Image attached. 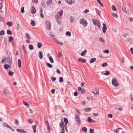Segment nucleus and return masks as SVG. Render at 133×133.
<instances>
[{
  "mask_svg": "<svg viewBox=\"0 0 133 133\" xmlns=\"http://www.w3.org/2000/svg\"><path fill=\"white\" fill-rule=\"evenodd\" d=\"M92 21L93 22L94 24L95 25H97L99 28H100L101 27V23L99 20L96 19H93Z\"/></svg>",
  "mask_w": 133,
  "mask_h": 133,
  "instance_id": "2",
  "label": "nucleus"
},
{
  "mask_svg": "<svg viewBox=\"0 0 133 133\" xmlns=\"http://www.w3.org/2000/svg\"><path fill=\"white\" fill-rule=\"evenodd\" d=\"M96 59L95 58H92L91 60L90 61V63H93L94 62L96 61Z\"/></svg>",
  "mask_w": 133,
  "mask_h": 133,
  "instance_id": "23",
  "label": "nucleus"
},
{
  "mask_svg": "<svg viewBox=\"0 0 133 133\" xmlns=\"http://www.w3.org/2000/svg\"><path fill=\"white\" fill-rule=\"evenodd\" d=\"M3 125L4 127H6L10 129L12 131H14V129H13L10 126H9L8 124H6V123H3Z\"/></svg>",
  "mask_w": 133,
  "mask_h": 133,
  "instance_id": "7",
  "label": "nucleus"
},
{
  "mask_svg": "<svg viewBox=\"0 0 133 133\" xmlns=\"http://www.w3.org/2000/svg\"><path fill=\"white\" fill-rule=\"evenodd\" d=\"M112 85L115 87H117L119 85V84L115 78H113L112 79Z\"/></svg>",
  "mask_w": 133,
  "mask_h": 133,
  "instance_id": "3",
  "label": "nucleus"
},
{
  "mask_svg": "<svg viewBox=\"0 0 133 133\" xmlns=\"http://www.w3.org/2000/svg\"><path fill=\"white\" fill-rule=\"evenodd\" d=\"M89 132L90 133H93L94 132V130L93 129L90 128Z\"/></svg>",
  "mask_w": 133,
  "mask_h": 133,
  "instance_id": "53",
  "label": "nucleus"
},
{
  "mask_svg": "<svg viewBox=\"0 0 133 133\" xmlns=\"http://www.w3.org/2000/svg\"><path fill=\"white\" fill-rule=\"evenodd\" d=\"M112 15L113 16L116 18H117L118 17V15L115 13H112Z\"/></svg>",
  "mask_w": 133,
  "mask_h": 133,
  "instance_id": "47",
  "label": "nucleus"
},
{
  "mask_svg": "<svg viewBox=\"0 0 133 133\" xmlns=\"http://www.w3.org/2000/svg\"><path fill=\"white\" fill-rule=\"evenodd\" d=\"M95 10L97 14L99 16H100V11L98 10V9L97 8H96L95 9Z\"/></svg>",
  "mask_w": 133,
  "mask_h": 133,
  "instance_id": "30",
  "label": "nucleus"
},
{
  "mask_svg": "<svg viewBox=\"0 0 133 133\" xmlns=\"http://www.w3.org/2000/svg\"><path fill=\"white\" fill-rule=\"evenodd\" d=\"M41 4H42V6L44 8L45 7V2H42L41 3Z\"/></svg>",
  "mask_w": 133,
  "mask_h": 133,
  "instance_id": "49",
  "label": "nucleus"
},
{
  "mask_svg": "<svg viewBox=\"0 0 133 133\" xmlns=\"http://www.w3.org/2000/svg\"><path fill=\"white\" fill-rule=\"evenodd\" d=\"M50 36L53 38L54 37H55V36L51 32H50Z\"/></svg>",
  "mask_w": 133,
  "mask_h": 133,
  "instance_id": "58",
  "label": "nucleus"
},
{
  "mask_svg": "<svg viewBox=\"0 0 133 133\" xmlns=\"http://www.w3.org/2000/svg\"><path fill=\"white\" fill-rule=\"evenodd\" d=\"M130 51L131 52V53L132 54H133V48H132L130 49Z\"/></svg>",
  "mask_w": 133,
  "mask_h": 133,
  "instance_id": "64",
  "label": "nucleus"
},
{
  "mask_svg": "<svg viewBox=\"0 0 133 133\" xmlns=\"http://www.w3.org/2000/svg\"><path fill=\"white\" fill-rule=\"evenodd\" d=\"M36 125H33L32 126V128L33 130L35 133L36 132Z\"/></svg>",
  "mask_w": 133,
  "mask_h": 133,
  "instance_id": "24",
  "label": "nucleus"
},
{
  "mask_svg": "<svg viewBox=\"0 0 133 133\" xmlns=\"http://www.w3.org/2000/svg\"><path fill=\"white\" fill-rule=\"evenodd\" d=\"M39 57L40 59H41L43 58V53L42 51H39L38 52Z\"/></svg>",
  "mask_w": 133,
  "mask_h": 133,
  "instance_id": "12",
  "label": "nucleus"
},
{
  "mask_svg": "<svg viewBox=\"0 0 133 133\" xmlns=\"http://www.w3.org/2000/svg\"><path fill=\"white\" fill-rule=\"evenodd\" d=\"M13 39V38L12 36H10L9 38V42H11Z\"/></svg>",
  "mask_w": 133,
  "mask_h": 133,
  "instance_id": "44",
  "label": "nucleus"
},
{
  "mask_svg": "<svg viewBox=\"0 0 133 133\" xmlns=\"http://www.w3.org/2000/svg\"><path fill=\"white\" fill-rule=\"evenodd\" d=\"M103 26L102 27V31L103 33H105L107 29L105 24L103 23Z\"/></svg>",
  "mask_w": 133,
  "mask_h": 133,
  "instance_id": "9",
  "label": "nucleus"
},
{
  "mask_svg": "<svg viewBox=\"0 0 133 133\" xmlns=\"http://www.w3.org/2000/svg\"><path fill=\"white\" fill-rule=\"evenodd\" d=\"M43 45L42 43L41 42H39L37 44V47L38 48H40L41 46Z\"/></svg>",
  "mask_w": 133,
  "mask_h": 133,
  "instance_id": "19",
  "label": "nucleus"
},
{
  "mask_svg": "<svg viewBox=\"0 0 133 133\" xmlns=\"http://www.w3.org/2000/svg\"><path fill=\"white\" fill-rule=\"evenodd\" d=\"M21 11L22 13H23L24 12V7H23L22 8Z\"/></svg>",
  "mask_w": 133,
  "mask_h": 133,
  "instance_id": "51",
  "label": "nucleus"
},
{
  "mask_svg": "<svg viewBox=\"0 0 133 133\" xmlns=\"http://www.w3.org/2000/svg\"><path fill=\"white\" fill-rule=\"evenodd\" d=\"M78 61L79 62H82V63H85L86 62V61L85 59H82L81 58H79L78 59Z\"/></svg>",
  "mask_w": 133,
  "mask_h": 133,
  "instance_id": "11",
  "label": "nucleus"
},
{
  "mask_svg": "<svg viewBox=\"0 0 133 133\" xmlns=\"http://www.w3.org/2000/svg\"><path fill=\"white\" fill-rule=\"evenodd\" d=\"M87 51L86 50H85L84 51H82L81 54V55L82 56H84L85 54V53L87 52Z\"/></svg>",
  "mask_w": 133,
  "mask_h": 133,
  "instance_id": "15",
  "label": "nucleus"
},
{
  "mask_svg": "<svg viewBox=\"0 0 133 133\" xmlns=\"http://www.w3.org/2000/svg\"><path fill=\"white\" fill-rule=\"evenodd\" d=\"M97 2L102 7L103 6V5L101 2L100 0H97Z\"/></svg>",
  "mask_w": 133,
  "mask_h": 133,
  "instance_id": "35",
  "label": "nucleus"
},
{
  "mask_svg": "<svg viewBox=\"0 0 133 133\" xmlns=\"http://www.w3.org/2000/svg\"><path fill=\"white\" fill-rule=\"evenodd\" d=\"M81 92L83 94L85 92V90L84 89H81Z\"/></svg>",
  "mask_w": 133,
  "mask_h": 133,
  "instance_id": "59",
  "label": "nucleus"
},
{
  "mask_svg": "<svg viewBox=\"0 0 133 133\" xmlns=\"http://www.w3.org/2000/svg\"><path fill=\"white\" fill-rule=\"evenodd\" d=\"M92 119L90 117H89L88 118V121L89 123L92 122Z\"/></svg>",
  "mask_w": 133,
  "mask_h": 133,
  "instance_id": "32",
  "label": "nucleus"
},
{
  "mask_svg": "<svg viewBox=\"0 0 133 133\" xmlns=\"http://www.w3.org/2000/svg\"><path fill=\"white\" fill-rule=\"evenodd\" d=\"M112 10L114 11H116L117 10L115 6L114 5H112Z\"/></svg>",
  "mask_w": 133,
  "mask_h": 133,
  "instance_id": "41",
  "label": "nucleus"
},
{
  "mask_svg": "<svg viewBox=\"0 0 133 133\" xmlns=\"http://www.w3.org/2000/svg\"><path fill=\"white\" fill-rule=\"evenodd\" d=\"M64 121L66 123V124H67L68 123V120L67 118H64Z\"/></svg>",
  "mask_w": 133,
  "mask_h": 133,
  "instance_id": "39",
  "label": "nucleus"
},
{
  "mask_svg": "<svg viewBox=\"0 0 133 133\" xmlns=\"http://www.w3.org/2000/svg\"><path fill=\"white\" fill-rule=\"evenodd\" d=\"M10 66L9 65L7 64H5L4 65V68L6 69H8L9 67Z\"/></svg>",
  "mask_w": 133,
  "mask_h": 133,
  "instance_id": "21",
  "label": "nucleus"
},
{
  "mask_svg": "<svg viewBox=\"0 0 133 133\" xmlns=\"http://www.w3.org/2000/svg\"><path fill=\"white\" fill-rule=\"evenodd\" d=\"M52 2V0H48L46 2V4L48 6L51 4Z\"/></svg>",
  "mask_w": 133,
  "mask_h": 133,
  "instance_id": "18",
  "label": "nucleus"
},
{
  "mask_svg": "<svg viewBox=\"0 0 133 133\" xmlns=\"http://www.w3.org/2000/svg\"><path fill=\"white\" fill-rule=\"evenodd\" d=\"M7 24L9 26H11L12 25V22H8L7 23Z\"/></svg>",
  "mask_w": 133,
  "mask_h": 133,
  "instance_id": "38",
  "label": "nucleus"
},
{
  "mask_svg": "<svg viewBox=\"0 0 133 133\" xmlns=\"http://www.w3.org/2000/svg\"><path fill=\"white\" fill-rule=\"evenodd\" d=\"M63 14V11L62 10L58 12L55 16V18L58 24L61 25L62 24L61 19Z\"/></svg>",
  "mask_w": 133,
  "mask_h": 133,
  "instance_id": "1",
  "label": "nucleus"
},
{
  "mask_svg": "<svg viewBox=\"0 0 133 133\" xmlns=\"http://www.w3.org/2000/svg\"><path fill=\"white\" fill-rule=\"evenodd\" d=\"M103 52L107 54H108L109 53V51L107 49L104 51Z\"/></svg>",
  "mask_w": 133,
  "mask_h": 133,
  "instance_id": "56",
  "label": "nucleus"
},
{
  "mask_svg": "<svg viewBox=\"0 0 133 133\" xmlns=\"http://www.w3.org/2000/svg\"><path fill=\"white\" fill-rule=\"evenodd\" d=\"M108 116L109 118H111L112 117V115L111 114H108Z\"/></svg>",
  "mask_w": 133,
  "mask_h": 133,
  "instance_id": "54",
  "label": "nucleus"
},
{
  "mask_svg": "<svg viewBox=\"0 0 133 133\" xmlns=\"http://www.w3.org/2000/svg\"><path fill=\"white\" fill-rule=\"evenodd\" d=\"M26 37L27 39L29 40L30 39V36L28 33H26L25 34Z\"/></svg>",
  "mask_w": 133,
  "mask_h": 133,
  "instance_id": "26",
  "label": "nucleus"
},
{
  "mask_svg": "<svg viewBox=\"0 0 133 133\" xmlns=\"http://www.w3.org/2000/svg\"><path fill=\"white\" fill-rule=\"evenodd\" d=\"M23 103L24 105H25L27 107H29V104H27V103L24 101H23Z\"/></svg>",
  "mask_w": 133,
  "mask_h": 133,
  "instance_id": "22",
  "label": "nucleus"
},
{
  "mask_svg": "<svg viewBox=\"0 0 133 133\" xmlns=\"http://www.w3.org/2000/svg\"><path fill=\"white\" fill-rule=\"evenodd\" d=\"M91 109L89 108H85L84 109L85 111L86 112H88L90 111Z\"/></svg>",
  "mask_w": 133,
  "mask_h": 133,
  "instance_id": "33",
  "label": "nucleus"
},
{
  "mask_svg": "<svg viewBox=\"0 0 133 133\" xmlns=\"http://www.w3.org/2000/svg\"><path fill=\"white\" fill-rule=\"evenodd\" d=\"M28 121L30 124L32 123V122H33L32 121L31 119H28Z\"/></svg>",
  "mask_w": 133,
  "mask_h": 133,
  "instance_id": "60",
  "label": "nucleus"
},
{
  "mask_svg": "<svg viewBox=\"0 0 133 133\" xmlns=\"http://www.w3.org/2000/svg\"><path fill=\"white\" fill-rule=\"evenodd\" d=\"M65 34L66 35L68 36H70L71 35V34L70 31H67L66 32Z\"/></svg>",
  "mask_w": 133,
  "mask_h": 133,
  "instance_id": "40",
  "label": "nucleus"
},
{
  "mask_svg": "<svg viewBox=\"0 0 133 133\" xmlns=\"http://www.w3.org/2000/svg\"><path fill=\"white\" fill-rule=\"evenodd\" d=\"M66 2L67 3L69 4L72 5L75 2L74 0H65Z\"/></svg>",
  "mask_w": 133,
  "mask_h": 133,
  "instance_id": "8",
  "label": "nucleus"
},
{
  "mask_svg": "<svg viewBox=\"0 0 133 133\" xmlns=\"http://www.w3.org/2000/svg\"><path fill=\"white\" fill-rule=\"evenodd\" d=\"M31 25L32 26H35V21L32 19L31 20Z\"/></svg>",
  "mask_w": 133,
  "mask_h": 133,
  "instance_id": "28",
  "label": "nucleus"
},
{
  "mask_svg": "<svg viewBox=\"0 0 133 133\" xmlns=\"http://www.w3.org/2000/svg\"><path fill=\"white\" fill-rule=\"evenodd\" d=\"M49 58L50 61L52 63H53L54 61L52 57L51 56H50Z\"/></svg>",
  "mask_w": 133,
  "mask_h": 133,
  "instance_id": "31",
  "label": "nucleus"
},
{
  "mask_svg": "<svg viewBox=\"0 0 133 133\" xmlns=\"http://www.w3.org/2000/svg\"><path fill=\"white\" fill-rule=\"evenodd\" d=\"M46 65L47 66H48V67L50 68H52V65L50 64L49 63H47L46 64Z\"/></svg>",
  "mask_w": 133,
  "mask_h": 133,
  "instance_id": "43",
  "label": "nucleus"
},
{
  "mask_svg": "<svg viewBox=\"0 0 133 133\" xmlns=\"http://www.w3.org/2000/svg\"><path fill=\"white\" fill-rule=\"evenodd\" d=\"M14 74V72L10 70H9V71L8 75L9 76H12Z\"/></svg>",
  "mask_w": 133,
  "mask_h": 133,
  "instance_id": "17",
  "label": "nucleus"
},
{
  "mask_svg": "<svg viewBox=\"0 0 133 133\" xmlns=\"http://www.w3.org/2000/svg\"><path fill=\"white\" fill-rule=\"evenodd\" d=\"M7 34L8 35H11L12 34V32L10 30L8 29L7 31Z\"/></svg>",
  "mask_w": 133,
  "mask_h": 133,
  "instance_id": "29",
  "label": "nucleus"
},
{
  "mask_svg": "<svg viewBox=\"0 0 133 133\" xmlns=\"http://www.w3.org/2000/svg\"><path fill=\"white\" fill-rule=\"evenodd\" d=\"M110 74V72L109 71H105V73H104L103 75H109Z\"/></svg>",
  "mask_w": 133,
  "mask_h": 133,
  "instance_id": "37",
  "label": "nucleus"
},
{
  "mask_svg": "<svg viewBox=\"0 0 133 133\" xmlns=\"http://www.w3.org/2000/svg\"><path fill=\"white\" fill-rule=\"evenodd\" d=\"M82 131H84L85 132H86L87 131V129L86 127H84L82 128Z\"/></svg>",
  "mask_w": 133,
  "mask_h": 133,
  "instance_id": "27",
  "label": "nucleus"
},
{
  "mask_svg": "<svg viewBox=\"0 0 133 133\" xmlns=\"http://www.w3.org/2000/svg\"><path fill=\"white\" fill-rule=\"evenodd\" d=\"M60 127L61 128L62 127L64 126V124L63 122L62 121H61V123L59 124Z\"/></svg>",
  "mask_w": 133,
  "mask_h": 133,
  "instance_id": "25",
  "label": "nucleus"
},
{
  "mask_svg": "<svg viewBox=\"0 0 133 133\" xmlns=\"http://www.w3.org/2000/svg\"><path fill=\"white\" fill-rule=\"evenodd\" d=\"M99 41L101 42H102L103 43H104L105 42L104 40L103 39V38L102 37H100L99 39Z\"/></svg>",
  "mask_w": 133,
  "mask_h": 133,
  "instance_id": "36",
  "label": "nucleus"
},
{
  "mask_svg": "<svg viewBox=\"0 0 133 133\" xmlns=\"http://www.w3.org/2000/svg\"><path fill=\"white\" fill-rule=\"evenodd\" d=\"M62 56V54L61 52H59L58 54V57H60Z\"/></svg>",
  "mask_w": 133,
  "mask_h": 133,
  "instance_id": "52",
  "label": "nucleus"
},
{
  "mask_svg": "<svg viewBox=\"0 0 133 133\" xmlns=\"http://www.w3.org/2000/svg\"><path fill=\"white\" fill-rule=\"evenodd\" d=\"M62 129L61 130V132H65V130L66 131V132H68V130L66 128V124H65L64 125V126L62 127H61Z\"/></svg>",
  "mask_w": 133,
  "mask_h": 133,
  "instance_id": "10",
  "label": "nucleus"
},
{
  "mask_svg": "<svg viewBox=\"0 0 133 133\" xmlns=\"http://www.w3.org/2000/svg\"><path fill=\"white\" fill-rule=\"evenodd\" d=\"M15 122L16 123V124L17 125H18L19 124V122L17 119H16L15 120Z\"/></svg>",
  "mask_w": 133,
  "mask_h": 133,
  "instance_id": "63",
  "label": "nucleus"
},
{
  "mask_svg": "<svg viewBox=\"0 0 133 133\" xmlns=\"http://www.w3.org/2000/svg\"><path fill=\"white\" fill-rule=\"evenodd\" d=\"M120 6L121 7V8L125 12H126L127 10L126 8L125 7L124 5H122V6H121V5H120Z\"/></svg>",
  "mask_w": 133,
  "mask_h": 133,
  "instance_id": "14",
  "label": "nucleus"
},
{
  "mask_svg": "<svg viewBox=\"0 0 133 133\" xmlns=\"http://www.w3.org/2000/svg\"><path fill=\"white\" fill-rule=\"evenodd\" d=\"M57 42L58 44L60 45H62L63 44V43L62 42H60L59 41H57Z\"/></svg>",
  "mask_w": 133,
  "mask_h": 133,
  "instance_id": "55",
  "label": "nucleus"
},
{
  "mask_svg": "<svg viewBox=\"0 0 133 133\" xmlns=\"http://www.w3.org/2000/svg\"><path fill=\"white\" fill-rule=\"evenodd\" d=\"M108 64L107 63H103L102 64V66L103 67H105L107 66Z\"/></svg>",
  "mask_w": 133,
  "mask_h": 133,
  "instance_id": "48",
  "label": "nucleus"
},
{
  "mask_svg": "<svg viewBox=\"0 0 133 133\" xmlns=\"http://www.w3.org/2000/svg\"><path fill=\"white\" fill-rule=\"evenodd\" d=\"M4 35V31L2 30L0 31V35L2 36Z\"/></svg>",
  "mask_w": 133,
  "mask_h": 133,
  "instance_id": "42",
  "label": "nucleus"
},
{
  "mask_svg": "<svg viewBox=\"0 0 133 133\" xmlns=\"http://www.w3.org/2000/svg\"><path fill=\"white\" fill-rule=\"evenodd\" d=\"M59 81L61 83H62L63 81V78L62 77H60L59 78Z\"/></svg>",
  "mask_w": 133,
  "mask_h": 133,
  "instance_id": "46",
  "label": "nucleus"
},
{
  "mask_svg": "<svg viewBox=\"0 0 133 133\" xmlns=\"http://www.w3.org/2000/svg\"><path fill=\"white\" fill-rule=\"evenodd\" d=\"M81 104L82 105H85V101H82L81 102Z\"/></svg>",
  "mask_w": 133,
  "mask_h": 133,
  "instance_id": "62",
  "label": "nucleus"
},
{
  "mask_svg": "<svg viewBox=\"0 0 133 133\" xmlns=\"http://www.w3.org/2000/svg\"><path fill=\"white\" fill-rule=\"evenodd\" d=\"M75 121H76L77 123L79 124H80L81 123L79 115L78 114H76L75 115Z\"/></svg>",
  "mask_w": 133,
  "mask_h": 133,
  "instance_id": "6",
  "label": "nucleus"
},
{
  "mask_svg": "<svg viewBox=\"0 0 133 133\" xmlns=\"http://www.w3.org/2000/svg\"><path fill=\"white\" fill-rule=\"evenodd\" d=\"M36 12V9L33 6L31 9V13L33 14H35Z\"/></svg>",
  "mask_w": 133,
  "mask_h": 133,
  "instance_id": "13",
  "label": "nucleus"
},
{
  "mask_svg": "<svg viewBox=\"0 0 133 133\" xmlns=\"http://www.w3.org/2000/svg\"><path fill=\"white\" fill-rule=\"evenodd\" d=\"M89 11L88 9L85 10L84 11V13L87 14L89 12Z\"/></svg>",
  "mask_w": 133,
  "mask_h": 133,
  "instance_id": "57",
  "label": "nucleus"
},
{
  "mask_svg": "<svg viewBox=\"0 0 133 133\" xmlns=\"http://www.w3.org/2000/svg\"><path fill=\"white\" fill-rule=\"evenodd\" d=\"M51 79L54 82L56 80V78L55 77H51Z\"/></svg>",
  "mask_w": 133,
  "mask_h": 133,
  "instance_id": "50",
  "label": "nucleus"
},
{
  "mask_svg": "<svg viewBox=\"0 0 133 133\" xmlns=\"http://www.w3.org/2000/svg\"><path fill=\"white\" fill-rule=\"evenodd\" d=\"M122 128H117L116 129V130H114V132H116V133H119V130L120 129H122Z\"/></svg>",
  "mask_w": 133,
  "mask_h": 133,
  "instance_id": "34",
  "label": "nucleus"
},
{
  "mask_svg": "<svg viewBox=\"0 0 133 133\" xmlns=\"http://www.w3.org/2000/svg\"><path fill=\"white\" fill-rule=\"evenodd\" d=\"M29 48L30 50H32L34 49L33 46L32 45H30L29 46Z\"/></svg>",
  "mask_w": 133,
  "mask_h": 133,
  "instance_id": "45",
  "label": "nucleus"
},
{
  "mask_svg": "<svg viewBox=\"0 0 133 133\" xmlns=\"http://www.w3.org/2000/svg\"><path fill=\"white\" fill-rule=\"evenodd\" d=\"M18 67L19 68L21 67V60L19 59H18Z\"/></svg>",
  "mask_w": 133,
  "mask_h": 133,
  "instance_id": "16",
  "label": "nucleus"
},
{
  "mask_svg": "<svg viewBox=\"0 0 133 133\" xmlns=\"http://www.w3.org/2000/svg\"><path fill=\"white\" fill-rule=\"evenodd\" d=\"M80 23L83 25L84 26H85L87 24V23L86 21L83 18L81 19L80 21Z\"/></svg>",
  "mask_w": 133,
  "mask_h": 133,
  "instance_id": "4",
  "label": "nucleus"
},
{
  "mask_svg": "<svg viewBox=\"0 0 133 133\" xmlns=\"http://www.w3.org/2000/svg\"><path fill=\"white\" fill-rule=\"evenodd\" d=\"M70 22L71 23H72L74 21V19L73 17L71 16L70 17Z\"/></svg>",
  "mask_w": 133,
  "mask_h": 133,
  "instance_id": "20",
  "label": "nucleus"
},
{
  "mask_svg": "<svg viewBox=\"0 0 133 133\" xmlns=\"http://www.w3.org/2000/svg\"><path fill=\"white\" fill-rule=\"evenodd\" d=\"M45 24L46 25V28L47 30H51V24L50 22L49 21H45Z\"/></svg>",
  "mask_w": 133,
  "mask_h": 133,
  "instance_id": "5",
  "label": "nucleus"
},
{
  "mask_svg": "<svg viewBox=\"0 0 133 133\" xmlns=\"http://www.w3.org/2000/svg\"><path fill=\"white\" fill-rule=\"evenodd\" d=\"M56 72H57L58 73V74H61V71L59 70V69H57L56 70Z\"/></svg>",
  "mask_w": 133,
  "mask_h": 133,
  "instance_id": "61",
  "label": "nucleus"
}]
</instances>
